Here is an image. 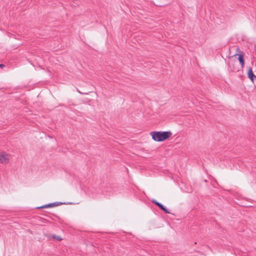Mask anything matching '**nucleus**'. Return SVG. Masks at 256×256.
<instances>
[{
	"instance_id": "f257e3e1",
	"label": "nucleus",
	"mask_w": 256,
	"mask_h": 256,
	"mask_svg": "<svg viewBox=\"0 0 256 256\" xmlns=\"http://www.w3.org/2000/svg\"><path fill=\"white\" fill-rule=\"evenodd\" d=\"M150 135L152 139L156 142H163L168 140L172 134L170 131L165 132H152Z\"/></svg>"
},
{
	"instance_id": "f03ea898",
	"label": "nucleus",
	"mask_w": 256,
	"mask_h": 256,
	"mask_svg": "<svg viewBox=\"0 0 256 256\" xmlns=\"http://www.w3.org/2000/svg\"><path fill=\"white\" fill-rule=\"evenodd\" d=\"M228 70L231 72H236L238 70L236 66V62L232 60L228 61Z\"/></svg>"
},
{
	"instance_id": "7ed1b4c3",
	"label": "nucleus",
	"mask_w": 256,
	"mask_h": 256,
	"mask_svg": "<svg viewBox=\"0 0 256 256\" xmlns=\"http://www.w3.org/2000/svg\"><path fill=\"white\" fill-rule=\"evenodd\" d=\"M10 156L6 152H0V162L2 164H7L10 160Z\"/></svg>"
},
{
	"instance_id": "20e7f679",
	"label": "nucleus",
	"mask_w": 256,
	"mask_h": 256,
	"mask_svg": "<svg viewBox=\"0 0 256 256\" xmlns=\"http://www.w3.org/2000/svg\"><path fill=\"white\" fill-rule=\"evenodd\" d=\"M237 50L240 52L239 54H236L234 56H238V60L242 68L244 65V53L242 51L240 50L238 48H237Z\"/></svg>"
},
{
	"instance_id": "39448f33",
	"label": "nucleus",
	"mask_w": 256,
	"mask_h": 256,
	"mask_svg": "<svg viewBox=\"0 0 256 256\" xmlns=\"http://www.w3.org/2000/svg\"><path fill=\"white\" fill-rule=\"evenodd\" d=\"M70 204L71 203L70 202V203H67L66 204ZM62 204H66L64 202L62 203V202H54L50 203L48 204L44 205L42 206L39 207L38 208H52V207H54V206H60Z\"/></svg>"
},
{
	"instance_id": "423d86ee",
	"label": "nucleus",
	"mask_w": 256,
	"mask_h": 256,
	"mask_svg": "<svg viewBox=\"0 0 256 256\" xmlns=\"http://www.w3.org/2000/svg\"><path fill=\"white\" fill-rule=\"evenodd\" d=\"M248 76L252 81L256 79V75L253 73L252 68L250 67L248 72Z\"/></svg>"
},
{
	"instance_id": "0eeeda50",
	"label": "nucleus",
	"mask_w": 256,
	"mask_h": 256,
	"mask_svg": "<svg viewBox=\"0 0 256 256\" xmlns=\"http://www.w3.org/2000/svg\"><path fill=\"white\" fill-rule=\"evenodd\" d=\"M161 210L164 211L166 214H170V212L168 209L162 204H161L158 207Z\"/></svg>"
},
{
	"instance_id": "6e6552de",
	"label": "nucleus",
	"mask_w": 256,
	"mask_h": 256,
	"mask_svg": "<svg viewBox=\"0 0 256 256\" xmlns=\"http://www.w3.org/2000/svg\"><path fill=\"white\" fill-rule=\"evenodd\" d=\"M152 202L155 205H156V206H158V207L160 206L162 204L161 203L158 202V201H156V200H152Z\"/></svg>"
},
{
	"instance_id": "1a4fd4ad",
	"label": "nucleus",
	"mask_w": 256,
	"mask_h": 256,
	"mask_svg": "<svg viewBox=\"0 0 256 256\" xmlns=\"http://www.w3.org/2000/svg\"><path fill=\"white\" fill-rule=\"evenodd\" d=\"M152 202L155 205H156V206H158V207L160 206L162 204L161 203L158 202V201H156V200H152Z\"/></svg>"
},
{
	"instance_id": "9d476101",
	"label": "nucleus",
	"mask_w": 256,
	"mask_h": 256,
	"mask_svg": "<svg viewBox=\"0 0 256 256\" xmlns=\"http://www.w3.org/2000/svg\"><path fill=\"white\" fill-rule=\"evenodd\" d=\"M152 202L155 205H156V206H158V207L160 206L162 204L161 203L158 202V201H156V200H152Z\"/></svg>"
},
{
	"instance_id": "9b49d317",
	"label": "nucleus",
	"mask_w": 256,
	"mask_h": 256,
	"mask_svg": "<svg viewBox=\"0 0 256 256\" xmlns=\"http://www.w3.org/2000/svg\"><path fill=\"white\" fill-rule=\"evenodd\" d=\"M52 238H53L54 240H56L58 241H60V240H62V238H60V236H57L56 235H54L52 236Z\"/></svg>"
},
{
	"instance_id": "f8f14e48",
	"label": "nucleus",
	"mask_w": 256,
	"mask_h": 256,
	"mask_svg": "<svg viewBox=\"0 0 256 256\" xmlns=\"http://www.w3.org/2000/svg\"><path fill=\"white\" fill-rule=\"evenodd\" d=\"M78 92L80 94H84V95H86V94H88L89 92H80L78 90Z\"/></svg>"
},
{
	"instance_id": "ddd939ff",
	"label": "nucleus",
	"mask_w": 256,
	"mask_h": 256,
	"mask_svg": "<svg viewBox=\"0 0 256 256\" xmlns=\"http://www.w3.org/2000/svg\"><path fill=\"white\" fill-rule=\"evenodd\" d=\"M5 66L4 64H0V68H3Z\"/></svg>"
},
{
	"instance_id": "4468645a",
	"label": "nucleus",
	"mask_w": 256,
	"mask_h": 256,
	"mask_svg": "<svg viewBox=\"0 0 256 256\" xmlns=\"http://www.w3.org/2000/svg\"><path fill=\"white\" fill-rule=\"evenodd\" d=\"M72 6H76L74 4H72Z\"/></svg>"
},
{
	"instance_id": "2eb2a0df",
	"label": "nucleus",
	"mask_w": 256,
	"mask_h": 256,
	"mask_svg": "<svg viewBox=\"0 0 256 256\" xmlns=\"http://www.w3.org/2000/svg\"><path fill=\"white\" fill-rule=\"evenodd\" d=\"M74 1H75V0H74ZM76 1H78V0H76Z\"/></svg>"
}]
</instances>
